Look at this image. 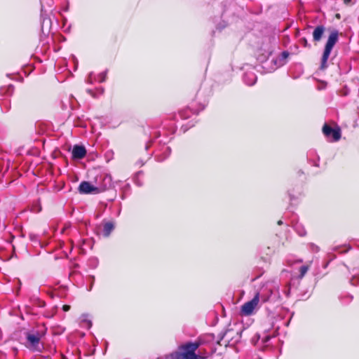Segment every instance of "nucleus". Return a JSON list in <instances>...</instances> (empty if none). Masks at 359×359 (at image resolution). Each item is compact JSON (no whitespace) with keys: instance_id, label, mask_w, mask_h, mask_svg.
Masks as SVG:
<instances>
[{"instance_id":"ddd939ff","label":"nucleus","mask_w":359,"mask_h":359,"mask_svg":"<svg viewBox=\"0 0 359 359\" xmlns=\"http://www.w3.org/2000/svg\"><path fill=\"white\" fill-rule=\"evenodd\" d=\"M215 337L212 334H205L200 337L196 341H195L196 344H198V347L203 345H210V344L213 341Z\"/></svg>"},{"instance_id":"f257e3e1","label":"nucleus","mask_w":359,"mask_h":359,"mask_svg":"<svg viewBox=\"0 0 359 359\" xmlns=\"http://www.w3.org/2000/svg\"><path fill=\"white\" fill-rule=\"evenodd\" d=\"M210 351L198 347V344L196 342H187L181 345L178 351L172 353L170 355L171 359H205Z\"/></svg>"},{"instance_id":"473e14b6","label":"nucleus","mask_w":359,"mask_h":359,"mask_svg":"<svg viewBox=\"0 0 359 359\" xmlns=\"http://www.w3.org/2000/svg\"><path fill=\"white\" fill-rule=\"evenodd\" d=\"M278 224L279 225H280V224H282V221H281V220L278 221Z\"/></svg>"},{"instance_id":"c9c22d12","label":"nucleus","mask_w":359,"mask_h":359,"mask_svg":"<svg viewBox=\"0 0 359 359\" xmlns=\"http://www.w3.org/2000/svg\"><path fill=\"white\" fill-rule=\"evenodd\" d=\"M255 359H262L260 357L257 356Z\"/></svg>"},{"instance_id":"9d476101","label":"nucleus","mask_w":359,"mask_h":359,"mask_svg":"<svg viewBox=\"0 0 359 359\" xmlns=\"http://www.w3.org/2000/svg\"><path fill=\"white\" fill-rule=\"evenodd\" d=\"M86 154V149L83 146L75 145L72 149V157L75 159H82Z\"/></svg>"},{"instance_id":"20e7f679","label":"nucleus","mask_w":359,"mask_h":359,"mask_svg":"<svg viewBox=\"0 0 359 359\" xmlns=\"http://www.w3.org/2000/svg\"><path fill=\"white\" fill-rule=\"evenodd\" d=\"M45 330L43 329L40 330H32L27 333L26 339L27 347L35 351L41 350L40 340L44 336Z\"/></svg>"},{"instance_id":"b1692460","label":"nucleus","mask_w":359,"mask_h":359,"mask_svg":"<svg viewBox=\"0 0 359 359\" xmlns=\"http://www.w3.org/2000/svg\"><path fill=\"white\" fill-rule=\"evenodd\" d=\"M308 270H309L308 266H302L299 269L300 278H302L306 273Z\"/></svg>"},{"instance_id":"f704fd0d","label":"nucleus","mask_w":359,"mask_h":359,"mask_svg":"<svg viewBox=\"0 0 359 359\" xmlns=\"http://www.w3.org/2000/svg\"><path fill=\"white\" fill-rule=\"evenodd\" d=\"M149 147V145H146V149H148Z\"/></svg>"},{"instance_id":"72a5a7b5","label":"nucleus","mask_w":359,"mask_h":359,"mask_svg":"<svg viewBox=\"0 0 359 359\" xmlns=\"http://www.w3.org/2000/svg\"><path fill=\"white\" fill-rule=\"evenodd\" d=\"M210 351H213V348H212V346H210Z\"/></svg>"},{"instance_id":"c85d7f7f","label":"nucleus","mask_w":359,"mask_h":359,"mask_svg":"<svg viewBox=\"0 0 359 359\" xmlns=\"http://www.w3.org/2000/svg\"><path fill=\"white\" fill-rule=\"evenodd\" d=\"M70 309V306L69 305H64L63 306V311H68Z\"/></svg>"},{"instance_id":"a211bd4d","label":"nucleus","mask_w":359,"mask_h":359,"mask_svg":"<svg viewBox=\"0 0 359 359\" xmlns=\"http://www.w3.org/2000/svg\"><path fill=\"white\" fill-rule=\"evenodd\" d=\"M40 1H41V16L43 18V23L46 20V18H44V15H45L44 13L46 11L45 9V4H46V2H45V0H40ZM47 4L48 5L49 7L51 8L53 4V0H50V2H47Z\"/></svg>"},{"instance_id":"dca6fc26","label":"nucleus","mask_w":359,"mask_h":359,"mask_svg":"<svg viewBox=\"0 0 359 359\" xmlns=\"http://www.w3.org/2000/svg\"><path fill=\"white\" fill-rule=\"evenodd\" d=\"M114 229V224L111 222H106L103 226V236L108 237Z\"/></svg>"},{"instance_id":"4be33fe9","label":"nucleus","mask_w":359,"mask_h":359,"mask_svg":"<svg viewBox=\"0 0 359 359\" xmlns=\"http://www.w3.org/2000/svg\"><path fill=\"white\" fill-rule=\"evenodd\" d=\"M302 262V259H293L292 258H287L286 260V263L288 266H292L295 263H301Z\"/></svg>"},{"instance_id":"2f4dec72","label":"nucleus","mask_w":359,"mask_h":359,"mask_svg":"<svg viewBox=\"0 0 359 359\" xmlns=\"http://www.w3.org/2000/svg\"><path fill=\"white\" fill-rule=\"evenodd\" d=\"M351 0H344V4H349L351 3Z\"/></svg>"},{"instance_id":"412c9836","label":"nucleus","mask_w":359,"mask_h":359,"mask_svg":"<svg viewBox=\"0 0 359 359\" xmlns=\"http://www.w3.org/2000/svg\"><path fill=\"white\" fill-rule=\"evenodd\" d=\"M231 330H227L226 332L222 334L220 340L226 338L228 340V344H230L231 341L229 340V338L231 337Z\"/></svg>"},{"instance_id":"6ab92c4d","label":"nucleus","mask_w":359,"mask_h":359,"mask_svg":"<svg viewBox=\"0 0 359 359\" xmlns=\"http://www.w3.org/2000/svg\"><path fill=\"white\" fill-rule=\"evenodd\" d=\"M193 113L194 112H192V111L190 109H185L181 110L179 112V115L182 118L186 119V118H188L190 116L191 114H193Z\"/></svg>"},{"instance_id":"f3484780","label":"nucleus","mask_w":359,"mask_h":359,"mask_svg":"<svg viewBox=\"0 0 359 359\" xmlns=\"http://www.w3.org/2000/svg\"><path fill=\"white\" fill-rule=\"evenodd\" d=\"M171 149L168 147H165L163 149V153L161 154H157L156 156V158L158 161L161 162L166 159L169 155L170 154Z\"/></svg>"},{"instance_id":"4468645a","label":"nucleus","mask_w":359,"mask_h":359,"mask_svg":"<svg viewBox=\"0 0 359 359\" xmlns=\"http://www.w3.org/2000/svg\"><path fill=\"white\" fill-rule=\"evenodd\" d=\"M243 81L247 85L252 86L256 83L257 76L253 72H246L243 76Z\"/></svg>"},{"instance_id":"bb28decb","label":"nucleus","mask_w":359,"mask_h":359,"mask_svg":"<svg viewBox=\"0 0 359 359\" xmlns=\"http://www.w3.org/2000/svg\"><path fill=\"white\" fill-rule=\"evenodd\" d=\"M271 339V337L269 335L265 336L262 338V341L263 344H266Z\"/></svg>"},{"instance_id":"6e6552de","label":"nucleus","mask_w":359,"mask_h":359,"mask_svg":"<svg viewBox=\"0 0 359 359\" xmlns=\"http://www.w3.org/2000/svg\"><path fill=\"white\" fill-rule=\"evenodd\" d=\"M323 133L327 138L332 137V141H339L341 138V130L339 128H332L327 124H325L323 128Z\"/></svg>"},{"instance_id":"2eb2a0df","label":"nucleus","mask_w":359,"mask_h":359,"mask_svg":"<svg viewBox=\"0 0 359 359\" xmlns=\"http://www.w3.org/2000/svg\"><path fill=\"white\" fill-rule=\"evenodd\" d=\"M325 32V27L323 25L317 26L313 32V41H319Z\"/></svg>"},{"instance_id":"aec40b11","label":"nucleus","mask_w":359,"mask_h":359,"mask_svg":"<svg viewBox=\"0 0 359 359\" xmlns=\"http://www.w3.org/2000/svg\"><path fill=\"white\" fill-rule=\"evenodd\" d=\"M295 231L297 232V233L300 236H304L306 235V230L304 229V227H302L299 225H297L295 226Z\"/></svg>"},{"instance_id":"7ed1b4c3","label":"nucleus","mask_w":359,"mask_h":359,"mask_svg":"<svg viewBox=\"0 0 359 359\" xmlns=\"http://www.w3.org/2000/svg\"><path fill=\"white\" fill-rule=\"evenodd\" d=\"M338 41V32L337 31H333L330 33L328 39L327 41V43L325 46V49L323 53L322 59H321V65L320 68L322 69H325L327 65V60L330 55V53L334 47V46L336 44V43Z\"/></svg>"},{"instance_id":"9b49d317","label":"nucleus","mask_w":359,"mask_h":359,"mask_svg":"<svg viewBox=\"0 0 359 359\" xmlns=\"http://www.w3.org/2000/svg\"><path fill=\"white\" fill-rule=\"evenodd\" d=\"M288 56L289 53L287 51H283L278 57L273 59L272 62L274 63L276 66L275 68L283 66L286 63Z\"/></svg>"},{"instance_id":"39448f33","label":"nucleus","mask_w":359,"mask_h":359,"mask_svg":"<svg viewBox=\"0 0 359 359\" xmlns=\"http://www.w3.org/2000/svg\"><path fill=\"white\" fill-rule=\"evenodd\" d=\"M276 43V40L274 37L264 36L262 39L259 45V49L264 58L269 57L272 54Z\"/></svg>"},{"instance_id":"c756f323","label":"nucleus","mask_w":359,"mask_h":359,"mask_svg":"<svg viewBox=\"0 0 359 359\" xmlns=\"http://www.w3.org/2000/svg\"><path fill=\"white\" fill-rule=\"evenodd\" d=\"M290 288H287V290H285L284 291V292H285V295H286L287 297H288V296H289V294H290Z\"/></svg>"},{"instance_id":"1a4fd4ad","label":"nucleus","mask_w":359,"mask_h":359,"mask_svg":"<svg viewBox=\"0 0 359 359\" xmlns=\"http://www.w3.org/2000/svg\"><path fill=\"white\" fill-rule=\"evenodd\" d=\"M79 191L80 193L86 194L97 193L96 186L86 181H83L80 184L79 187Z\"/></svg>"},{"instance_id":"a878e982","label":"nucleus","mask_w":359,"mask_h":359,"mask_svg":"<svg viewBox=\"0 0 359 359\" xmlns=\"http://www.w3.org/2000/svg\"><path fill=\"white\" fill-rule=\"evenodd\" d=\"M83 323H85V324H86V326L88 328H90V327L92 326V323H91V321H90V320L83 319Z\"/></svg>"},{"instance_id":"0eeeda50","label":"nucleus","mask_w":359,"mask_h":359,"mask_svg":"<svg viewBox=\"0 0 359 359\" xmlns=\"http://www.w3.org/2000/svg\"><path fill=\"white\" fill-rule=\"evenodd\" d=\"M258 297H254L241 306V313L245 316H250L253 313L254 310L257 308L259 304Z\"/></svg>"},{"instance_id":"393cba45","label":"nucleus","mask_w":359,"mask_h":359,"mask_svg":"<svg viewBox=\"0 0 359 359\" xmlns=\"http://www.w3.org/2000/svg\"><path fill=\"white\" fill-rule=\"evenodd\" d=\"M90 278L91 279V283L90 284V287L89 288H88V291H91L92 288H93V283H94V281H95V277L94 276H90Z\"/></svg>"},{"instance_id":"f8f14e48","label":"nucleus","mask_w":359,"mask_h":359,"mask_svg":"<svg viewBox=\"0 0 359 359\" xmlns=\"http://www.w3.org/2000/svg\"><path fill=\"white\" fill-rule=\"evenodd\" d=\"M107 77V71L103 72L97 75V78L95 75L91 72L89 74L88 77L87 79V82L88 83H93L94 81H97L100 83L104 82L106 80Z\"/></svg>"},{"instance_id":"cd10ccee","label":"nucleus","mask_w":359,"mask_h":359,"mask_svg":"<svg viewBox=\"0 0 359 359\" xmlns=\"http://www.w3.org/2000/svg\"><path fill=\"white\" fill-rule=\"evenodd\" d=\"M236 339L232 342L233 344L237 342L241 338V335L239 334L238 332H236Z\"/></svg>"},{"instance_id":"7c9ffc66","label":"nucleus","mask_w":359,"mask_h":359,"mask_svg":"<svg viewBox=\"0 0 359 359\" xmlns=\"http://www.w3.org/2000/svg\"><path fill=\"white\" fill-rule=\"evenodd\" d=\"M302 41L304 43V46H307V40L305 38H304V39H302Z\"/></svg>"},{"instance_id":"f03ea898","label":"nucleus","mask_w":359,"mask_h":359,"mask_svg":"<svg viewBox=\"0 0 359 359\" xmlns=\"http://www.w3.org/2000/svg\"><path fill=\"white\" fill-rule=\"evenodd\" d=\"M258 297L259 302L264 303L266 302H276L280 298V294L278 287L272 283H266L255 294Z\"/></svg>"},{"instance_id":"423d86ee","label":"nucleus","mask_w":359,"mask_h":359,"mask_svg":"<svg viewBox=\"0 0 359 359\" xmlns=\"http://www.w3.org/2000/svg\"><path fill=\"white\" fill-rule=\"evenodd\" d=\"M112 179L110 175L101 173L95 177L97 192L100 193L111 187Z\"/></svg>"},{"instance_id":"5701e85b","label":"nucleus","mask_w":359,"mask_h":359,"mask_svg":"<svg viewBox=\"0 0 359 359\" xmlns=\"http://www.w3.org/2000/svg\"><path fill=\"white\" fill-rule=\"evenodd\" d=\"M309 248L312 252H318L320 250L319 247L314 243H309Z\"/></svg>"}]
</instances>
